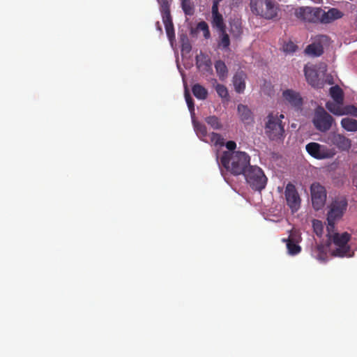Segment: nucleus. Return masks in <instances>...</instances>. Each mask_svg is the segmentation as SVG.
<instances>
[{
  "instance_id": "f257e3e1",
  "label": "nucleus",
  "mask_w": 357,
  "mask_h": 357,
  "mask_svg": "<svg viewBox=\"0 0 357 357\" xmlns=\"http://www.w3.org/2000/svg\"><path fill=\"white\" fill-rule=\"evenodd\" d=\"M218 165H221L227 171L234 175L244 174L250 166V157L243 151H224L220 162L216 155Z\"/></svg>"
},
{
  "instance_id": "f03ea898",
  "label": "nucleus",
  "mask_w": 357,
  "mask_h": 357,
  "mask_svg": "<svg viewBox=\"0 0 357 357\" xmlns=\"http://www.w3.org/2000/svg\"><path fill=\"white\" fill-rule=\"evenodd\" d=\"M327 236L331 243L335 246L332 250L331 254L334 257H351L354 252L351 251L349 242L351 236L348 232L340 234L335 232L334 230L327 231Z\"/></svg>"
},
{
  "instance_id": "7ed1b4c3",
  "label": "nucleus",
  "mask_w": 357,
  "mask_h": 357,
  "mask_svg": "<svg viewBox=\"0 0 357 357\" xmlns=\"http://www.w3.org/2000/svg\"><path fill=\"white\" fill-rule=\"evenodd\" d=\"M252 12L266 20L278 17L280 11L278 4L273 0H250Z\"/></svg>"
},
{
  "instance_id": "20e7f679",
  "label": "nucleus",
  "mask_w": 357,
  "mask_h": 357,
  "mask_svg": "<svg viewBox=\"0 0 357 357\" xmlns=\"http://www.w3.org/2000/svg\"><path fill=\"white\" fill-rule=\"evenodd\" d=\"M347 206V200L344 197H336L332 201L327 213V231L330 232V231L335 229V223L342 218Z\"/></svg>"
},
{
  "instance_id": "39448f33",
  "label": "nucleus",
  "mask_w": 357,
  "mask_h": 357,
  "mask_svg": "<svg viewBox=\"0 0 357 357\" xmlns=\"http://www.w3.org/2000/svg\"><path fill=\"white\" fill-rule=\"evenodd\" d=\"M265 123V133L271 140H278L284 137V126L282 124V119H284L283 114L270 113L267 117Z\"/></svg>"
},
{
  "instance_id": "423d86ee",
  "label": "nucleus",
  "mask_w": 357,
  "mask_h": 357,
  "mask_svg": "<svg viewBox=\"0 0 357 357\" xmlns=\"http://www.w3.org/2000/svg\"><path fill=\"white\" fill-rule=\"evenodd\" d=\"M243 175L247 183L253 190L261 192L265 188L268 179L260 167L250 166Z\"/></svg>"
},
{
  "instance_id": "0eeeda50",
  "label": "nucleus",
  "mask_w": 357,
  "mask_h": 357,
  "mask_svg": "<svg viewBox=\"0 0 357 357\" xmlns=\"http://www.w3.org/2000/svg\"><path fill=\"white\" fill-rule=\"evenodd\" d=\"M312 205L315 211L324 208L326 202L327 192L324 186L318 182L313 183L310 186Z\"/></svg>"
},
{
  "instance_id": "6e6552de",
  "label": "nucleus",
  "mask_w": 357,
  "mask_h": 357,
  "mask_svg": "<svg viewBox=\"0 0 357 357\" xmlns=\"http://www.w3.org/2000/svg\"><path fill=\"white\" fill-rule=\"evenodd\" d=\"M333 118L322 107H318L312 119L315 128L321 132H326L332 126Z\"/></svg>"
},
{
  "instance_id": "1a4fd4ad",
  "label": "nucleus",
  "mask_w": 357,
  "mask_h": 357,
  "mask_svg": "<svg viewBox=\"0 0 357 357\" xmlns=\"http://www.w3.org/2000/svg\"><path fill=\"white\" fill-rule=\"evenodd\" d=\"M160 6L162 21L165 24L167 36L170 41L174 39V29L170 14V3L172 0H157Z\"/></svg>"
},
{
  "instance_id": "9d476101",
  "label": "nucleus",
  "mask_w": 357,
  "mask_h": 357,
  "mask_svg": "<svg viewBox=\"0 0 357 357\" xmlns=\"http://www.w3.org/2000/svg\"><path fill=\"white\" fill-rule=\"evenodd\" d=\"M307 153L312 158L317 160L331 158L334 153L326 146L321 145L317 142H310L305 146Z\"/></svg>"
},
{
  "instance_id": "9b49d317",
  "label": "nucleus",
  "mask_w": 357,
  "mask_h": 357,
  "mask_svg": "<svg viewBox=\"0 0 357 357\" xmlns=\"http://www.w3.org/2000/svg\"><path fill=\"white\" fill-rule=\"evenodd\" d=\"M284 196L287 206L294 213L301 207V199L296 186L291 183H287L284 190Z\"/></svg>"
},
{
  "instance_id": "f8f14e48",
  "label": "nucleus",
  "mask_w": 357,
  "mask_h": 357,
  "mask_svg": "<svg viewBox=\"0 0 357 357\" xmlns=\"http://www.w3.org/2000/svg\"><path fill=\"white\" fill-rule=\"evenodd\" d=\"M321 10L311 7H299L294 10L295 17L305 22H317L319 19Z\"/></svg>"
},
{
  "instance_id": "ddd939ff",
  "label": "nucleus",
  "mask_w": 357,
  "mask_h": 357,
  "mask_svg": "<svg viewBox=\"0 0 357 357\" xmlns=\"http://www.w3.org/2000/svg\"><path fill=\"white\" fill-rule=\"evenodd\" d=\"M282 97L287 104L291 105L297 110L301 109L303 105V98L299 93L291 89H287L282 92Z\"/></svg>"
},
{
  "instance_id": "4468645a",
  "label": "nucleus",
  "mask_w": 357,
  "mask_h": 357,
  "mask_svg": "<svg viewBox=\"0 0 357 357\" xmlns=\"http://www.w3.org/2000/svg\"><path fill=\"white\" fill-rule=\"evenodd\" d=\"M326 40L327 36H319L314 43L308 45L306 47L305 50V54L312 57H317L321 56L324 53L322 43Z\"/></svg>"
},
{
  "instance_id": "2eb2a0df",
  "label": "nucleus",
  "mask_w": 357,
  "mask_h": 357,
  "mask_svg": "<svg viewBox=\"0 0 357 357\" xmlns=\"http://www.w3.org/2000/svg\"><path fill=\"white\" fill-rule=\"evenodd\" d=\"M305 75L309 84L314 88H322L324 84V79L320 77L316 68H304Z\"/></svg>"
},
{
  "instance_id": "dca6fc26",
  "label": "nucleus",
  "mask_w": 357,
  "mask_h": 357,
  "mask_svg": "<svg viewBox=\"0 0 357 357\" xmlns=\"http://www.w3.org/2000/svg\"><path fill=\"white\" fill-rule=\"evenodd\" d=\"M330 139L331 143L341 151H349L351 146V141L343 135L333 133Z\"/></svg>"
},
{
  "instance_id": "f3484780",
  "label": "nucleus",
  "mask_w": 357,
  "mask_h": 357,
  "mask_svg": "<svg viewBox=\"0 0 357 357\" xmlns=\"http://www.w3.org/2000/svg\"><path fill=\"white\" fill-rule=\"evenodd\" d=\"M296 237V231H291L288 238L282 239V241L287 244L288 253L291 255H298L301 251V248L298 245Z\"/></svg>"
},
{
  "instance_id": "a211bd4d",
  "label": "nucleus",
  "mask_w": 357,
  "mask_h": 357,
  "mask_svg": "<svg viewBox=\"0 0 357 357\" xmlns=\"http://www.w3.org/2000/svg\"><path fill=\"white\" fill-rule=\"evenodd\" d=\"M219 5H212L211 14H212V24L218 30H223L226 29L224 23L222 15L219 13Z\"/></svg>"
},
{
  "instance_id": "6ab92c4d",
  "label": "nucleus",
  "mask_w": 357,
  "mask_h": 357,
  "mask_svg": "<svg viewBox=\"0 0 357 357\" xmlns=\"http://www.w3.org/2000/svg\"><path fill=\"white\" fill-rule=\"evenodd\" d=\"M246 75L243 71L237 72L233 77V84L238 93H243L245 89Z\"/></svg>"
},
{
  "instance_id": "aec40b11",
  "label": "nucleus",
  "mask_w": 357,
  "mask_h": 357,
  "mask_svg": "<svg viewBox=\"0 0 357 357\" xmlns=\"http://www.w3.org/2000/svg\"><path fill=\"white\" fill-rule=\"evenodd\" d=\"M237 110L240 119L243 122L249 123L252 121V112L247 105L239 104L237 107Z\"/></svg>"
},
{
  "instance_id": "412c9836",
  "label": "nucleus",
  "mask_w": 357,
  "mask_h": 357,
  "mask_svg": "<svg viewBox=\"0 0 357 357\" xmlns=\"http://www.w3.org/2000/svg\"><path fill=\"white\" fill-rule=\"evenodd\" d=\"M192 124L194 130L198 137L202 141L206 142V138L208 136V132L206 126L195 119H192Z\"/></svg>"
},
{
  "instance_id": "4be33fe9",
  "label": "nucleus",
  "mask_w": 357,
  "mask_h": 357,
  "mask_svg": "<svg viewBox=\"0 0 357 357\" xmlns=\"http://www.w3.org/2000/svg\"><path fill=\"white\" fill-rule=\"evenodd\" d=\"M343 14L341 11L336 8H331L327 13H324L322 22H329L332 20L340 19L342 17Z\"/></svg>"
},
{
  "instance_id": "5701e85b",
  "label": "nucleus",
  "mask_w": 357,
  "mask_h": 357,
  "mask_svg": "<svg viewBox=\"0 0 357 357\" xmlns=\"http://www.w3.org/2000/svg\"><path fill=\"white\" fill-rule=\"evenodd\" d=\"M219 40L218 46L222 50H227L230 45V39L229 35L226 32V29L223 30H219Z\"/></svg>"
},
{
  "instance_id": "b1692460",
  "label": "nucleus",
  "mask_w": 357,
  "mask_h": 357,
  "mask_svg": "<svg viewBox=\"0 0 357 357\" xmlns=\"http://www.w3.org/2000/svg\"><path fill=\"white\" fill-rule=\"evenodd\" d=\"M330 95L335 102L337 103H343L344 93L342 89L336 85L330 89Z\"/></svg>"
},
{
  "instance_id": "393cba45",
  "label": "nucleus",
  "mask_w": 357,
  "mask_h": 357,
  "mask_svg": "<svg viewBox=\"0 0 357 357\" xmlns=\"http://www.w3.org/2000/svg\"><path fill=\"white\" fill-rule=\"evenodd\" d=\"M193 95L199 100H205L208 96L207 90L201 84H195L192 87Z\"/></svg>"
},
{
  "instance_id": "a878e982",
  "label": "nucleus",
  "mask_w": 357,
  "mask_h": 357,
  "mask_svg": "<svg viewBox=\"0 0 357 357\" xmlns=\"http://www.w3.org/2000/svg\"><path fill=\"white\" fill-rule=\"evenodd\" d=\"M342 127L349 132L357 131V120L349 117L343 118L341 121Z\"/></svg>"
},
{
  "instance_id": "bb28decb",
  "label": "nucleus",
  "mask_w": 357,
  "mask_h": 357,
  "mask_svg": "<svg viewBox=\"0 0 357 357\" xmlns=\"http://www.w3.org/2000/svg\"><path fill=\"white\" fill-rule=\"evenodd\" d=\"M312 255L319 260H324L326 256V249L323 244H316L312 248Z\"/></svg>"
},
{
  "instance_id": "cd10ccee",
  "label": "nucleus",
  "mask_w": 357,
  "mask_h": 357,
  "mask_svg": "<svg viewBox=\"0 0 357 357\" xmlns=\"http://www.w3.org/2000/svg\"><path fill=\"white\" fill-rule=\"evenodd\" d=\"M343 103H337L336 102H327L326 107L333 114L337 116L344 115V107H342Z\"/></svg>"
},
{
  "instance_id": "c85d7f7f",
  "label": "nucleus",
  "mask_w": 357,
  "mask_h": 357,
  "mask_svg": "<svg viewBox=\"0 0 357 357\" xmlns=\"http://www.w3.org/2000/svg\"><path fill=\"white\" fill-rule=\"evenodd\" d=\"M229 31L233 38H239L243 33L241 23L238 20H234L231 22Z\"/></svg>"
},
{
  "instance_id": "c756f323",
  "label": "nucleus",
  "mask_w": 357,
  "mask_h": 357,
  "mask_svg": "<svg viewBox=\"0 0 357 357\" xmlns=\"http://www.w3.org/2000/svg\"><path fill=\"white\" fill-rule=\"evenodd\" d=\"M197 67H211V61L208 55L200 53L196 56Z\"/></svg>"
},
{
  "instance_id": "7c9ffc66",
  "label": "nucleus",
  "mask_w": 357,
  "mask_h": 357,
  "mask_svg": "<svg viewBox=\"0 0 357 357\" xmlns=\"http://www.w3.org/2000/svg\"><path fill=\"white\" fill-rule=\"evenodd\" d=\"M181 7L186 15H192L195 13V5L191 0H182Z\"/></svg>"
},
{
  "instance_id": "2f4dec72",
  "label": "nucleus",
  "mask_w": 357,
  "mask_h": 357,
  "mask_svg": "<svg viewBox=\"0 0 357 357\" xmlns=\"http://www.w3.org/2000/svg\"><path fill=\"white\" fill-rule=\"evenodd\" d=\"M213 81L214 84H216L215 86V89L218 95L222 99L228 100L229 92L227 87L225 85L217 84L216 79H214Z\"/></svg>"
},
{
  "instance_id": "473e14b6",
  "label": "nucleus",
  "mask_w": 357,
  "mask_h": 357,
  "mask_svg": "<svg viewBox=\"0 0 357 357\" xmlns=\"http://www.w3.org/2000/svg\"><path fill=\"white\" fill-rule=\"evenodd\" d=\"M205 121L214 130H220L222 128V123L220 119L215 116H209L205 119Z\"/></svg>"
},
{
  "instance_id": "72a5a7b5",
  "label": "nucleus",
  "mask_w": 357,
  "mask_h": 357,
  "mask_svg": "<svg viewBox=\"0 0 357 357\" xmlns=\"http://www.w3.org/2000/svg\"><path fill=\"white\" fill-rule=\"evenodd\" d=\"M185 99L186 101V103L188 105V107L189 109V111L191 114V115L193 116L195 115V104L192 98L191 97L189 91L185 88Z\"/></svg>"
},
{
  "instance_id": "f704fd0d",
  "label": "nucleus",
  "mask_w": 357,
  "mask_h": 357,
  "mask_svg": "<svg viewBox=\"0 0 357 357\" xmlns=\"http://www.w3.org/2000/svg\"><path fill=\"white\" fill-rule=\"evenodd\" d=\"M211 142L215 146H223L225 144L223 137L218 133L212 132L210 135Z\"/></svg>"
},
{
  "instance_id": "c9c22d12",
  "label": "nucleus",
  "mask_w": 357,
  "mask_h": 357,
  "mask_svg": "<svg viewBox=\"0 0 357 357\" xmlns=\"http://www.w3.org/2000/svg\"><path fill=\"white\" fill-rule=\"evenodd\" d=\"M197 29L203 32L205 38H208L211 36L208 26L204 21L200 22L197 24Z\"/></svg>"
},
{
  "instance_id": "e433bc0d",
  "label": "nucleus",
  "mask_w": 357,
  "mask_h": 357,
  "mask_svg": "<svg viewBox=\"0 0 357 357\" xmlns=\"http://www.w3.org/2000/svg\"><path fill=\"white\" fill-rule=\"evenodd\" d=\"M297 49L296 45H295L293 42L289 41L284 43L282 46V50L286 53H293Z\"/></svg>"
},
{
  "instance_id": "4c0bfd02",
  "label": "nucleus",
  "mask_w": 357,
  "mask_h": 357,
  "mask_svg": "<svg viewBox=\"0 0 357 357\" xmlns=\"http://www.w3.org/2000/svg\"><path fill=\"white\" fill-rule=\"evenodd\" d=\"M314 231L317 236H321L323 233V225L320 220H314L312 222Z\"/></svg>"
},
{
  "instance_id": "58836bf2",
  "label": "nucleus",
  "mask_w": 357,
  "mask_h": 357,
  "mask_svg": "<svg viewBox=\"0 0 357 357\" xmlns=\"http://www.w3.org/2000/svg\"><path fill=\"white\" fill-rule=\"evenodd\" d=\"M343 112L344 115L351 114L355 117H357V107L354 105L344 107Z\"/></svg>"
},
{
  "instance_id": "ea45409f",
  "label": "nucleus",
  "mask_w": 357,
  "mask_h": 357,
  "mask_svg": "<svg viewBox=\"0 0 357 357\" xmlns=\"http://www.w3.org/2000/svg\"><path fill=\"white\" fill-rule=\"evenodd\" d=\"M219 79L224 81L228 76V68H216Z\"/></svg>"
},
{
  "instance_id": "a19ab883",
  "label": "nucleus",
  "mask_w": 357,
  "mask_h": 357,
  "mask_svg": "<svg viewBox=\"0 0 357 357\" xmlns=\"http://www.w3.org/2000/svg\"><path fill=\"white\" fill-rule=\"evenodd\" d=\"M192 49L191 45L188 40L183 42L181 45L182 55L187 54L190 52Z\"/></svg>"
},
{
  "instance_id": "79ce46f5",
  "label": "nucleus",
  "mask_w": 357,
  "mask_h": 357,
  "mask_svg": "<svg viewBox=\"0 0 357 357\" xmlns=\"http://www.w3.org/2000/svg\"><path fill=\"white\" fill-rule=\"evenodd\" d=\"M225 146L229 151H231V152H233V151H234L235 149L236 148V144L234 141H228L225 144Z\"/></svg>"
},
{
  "instance_id": "37998d69",
  "label": "nucleus",
  "mask_w": 357,
  "mask_h": 357,
  "mask_svg": "<svg viewBox=\"0 0 357 357\" xmlns=\"http://www.w3.org/2000/svg\"><path fill=\"white\" fill-rule=\"evenodd\" d=\"M215 67H226V66L223 61H218L215 64Z\"/></svg>"
}]
</instances>
